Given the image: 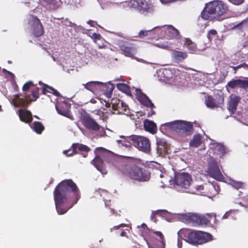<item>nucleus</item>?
<instances>
[{"mask_svg": "<svg viewBox=\"0 0 248 248\" xmlns=\"http://www.w3.org/2000/svg\"><path fill=\"white\" fill-rule=\"evenodd\" d=\"M98 191H99V192H101V193H104V194H106L107 193V191L106 190H102V189H99Z\"/></svg>", "mask_w": 248, "mask_h": 248, "instance_id": "nucleus-61", "label": "nucleus"}, {"mask_svg": "<svg viewBox=\"0 0 248 248\" xmlns=\"http://www.w3.org/2000/svg\"><path fill=\"white\" fill-rule=\"evenodd\" d=\"M224 102V96L222 93L217 94L215 97L207 96L205 98V103L208 108H221Z\"/></svg>", "mask_w": 248, "mask_h": 248, "instance_id": "nucleus-18", "label": "nucleus"}, {"mask_svg": "<svg viewBox=\"0 0 248 248\" xmlns=\"http://www.w3.org/2000/svg\"><path fill=\"white\" fill-rule=\"evenodd\" d=\"M240 98L236 95H232L230 96L229 105L230 108H236Z\"/></svg>", "mask_w": 248, "mask_h": 248, "instance_id": "nucleus-33", "label": "nucleus"}, {"mask_svg": "<svg viewBox=\"0 0 248 248\" xmlns=\"http://www.w3.org/2000/svg\"><path fill=\"white\" fill-rule=\"evenodd\" d=\"M138 161L133 158L124 156L115 160L114 167L125 176L138 182H145L149 180L148 171L140 167Z\"/></svg>", "mask_w": 248, "mask_h": 248, "instance_id": "nucleus-2", "label": "nucleus"}, {"mask_svg": "<svg viewBox=\"0 0 248 248\" xmlns=\"http://www.w3.org/2000/svg\"><path fill=\"white\" fill-rule=\"evenodd\" d=\"M245 85H244V89H246V88H248V80H246L245 79Z\"/></svg>", "mask_w": 248, "mask_h": 248, "instance_id": "nucleus-57", "label": "nucleus"}, {"mask_svg": "<svg viewBox=\"0 0 248 248\" xmlns=\"http://www.w3.org/2000/svg\"><path fill=\"white\" fill-rule=\"evenodd\" d=\"M218 186L217 188L212 184H205L204 185H199L191 186L189 188L188 192L190 193L197 195L207 196L208 197L214 196L218 193Z\"/></svg>", "mask_w": 248, "mask_h": 248, "instance_id": "nucleus-7", "label": "nucleus"}, {"mask_svg": "<svg viewBox=\"0 0 248 248\" xmlns=\"http://www.w3.org/2000/svg\"><path fill=\"white\" fill-rule=\"evenodd\" d=\"M171 57L172 60L176 62H180L187 57L186 53L178 50H173Z\"/></svg>", "mask_w": 248, "mask_h": 248, "instance_id": "nucleus-25", "label": "nucleus"}, {"mask_svg": "<svg viewBox=\"0 0 248 248\" xmlns=\"http://www.w3.org/2000/svg\"><path fill=\"white\" fill-rule=\"evenodd\" d=\"M84 88L93 92L103 90L105 89L107 90V95L110 97L112 92L114 89V86L112 84H105L102 82L99 81H90L86 84H83Z\"/></svg>", "mask_w": 248, "mask_h": 248, "instance_id": "nucleus-9", "label": "nucleus"}, {"mask_svg": "<svg viewBox=\"0 0 248 248\" xmlns=\"http://www.w3.org/2000/svg\"><path fill=\"white\" fill-rule=\"evenodd\" d=\"M168 211L166 210H157L156 211H153L151 216V219L155 222H156L157 219L156 218V216L158 215L163 217H165L168 214Z\"/></svg>", "mask_w": 248, "mask_h": 248, "instance_id": "nucleus-30", "label": "nucleus"}, {"mask_svg": "<svg viewBox=\"0 0 248 248\" xmlns=\"http://www.w3.org/2000/svg\"><path fill=\"white\" fill-rule=\"evenodd\" d=\"M71 148L72 149V152L71 154H68V155H74L79 153L82 154L84 157L87 156L88 153L90 151L88 146L79 143L73 144Z\"/></svg>", "mask_w": 248, "mask_h": 248, "instance_id": "nucleus-21", "label": "nucleus"}, {"mask_svg": "<svg viewBox=\"0 0 248 248\" xmlns=\"http://www.w3.org/2000/svg\"><path fill=\"white\" fill-rule=\"evenodd\" d=\"M110 211H111V212L112 213V214H116V216H120V214H117L116 212H115V210L114 209H112V208H110Z\"/></svg>", "mask_w": 248, "mask_h": 248, "instance_id": "nucleus-55", "label": "nucleus"}, {"mask_svg": "<svg viewBox=\"0 0 248 248\" xmlns=\"http://www.w3.org/2000/svg\"><path fill=\"white\" fill-rule=\"evenodd\" d=\"M178 70L174 69H164L159 72L161 73V75L163 76V80L171 84H177V81L179 78L175 75Z\"/></svg>", "mask_w": 248, "mask_h": 248, "instance_id": "nucleus-17", "label": "nucleus"}, {"mask_svg": "<svg viewBox=\"0 0 248 248\" xmlns=\"http://www.w3.org/2000/svg\"><path fill=\"white\" fill-rule=\"evenodd\" d=\"M213 148L215 150L217 151L220 154H224L225 151V147L222 144L219 143H214Z\"/></svg>", "mask_w": 248, "mask_h": 248, "instance_id": "nucleus-38", "label": "nucleus"}, {"mask_svg": "<svg viewBox=\"0 0 248 248\" xmlns=\"http://www.w3.org/2000/svg\"><path fill=\"white\" fill-rule=\"evenodd\" d=\"M121 49L125 56L132 58L140 62H144L143 60L134 57L137 52V47L134 45L127 42L124 43L121 45Z\"/></svg>", "mask_w": 248, "mask_h": 248, "instance_id": "nucleus-16", "label": "nucleus"}, {"mask_svg": "<svg viewBox=\"0 0 248 248\" xmlns=\"http://www.w3.org/2000/svg\"><path fill=\"white\" fill-rule=\"evenodd\" d=\"M148 240L152 244L156 245L161 248H164L165 246V238L161 232L155 231L153 229L150 231V233L146 235Z\"/></svg>", "mask_w": 248, "mask_h": 248, "instance_id": "nucleus-13", "label": "nucleus"}, {"mask_svg": "<svg viewBox=\"0 0 248 248\" xmlns=\"http://www.w3.org/2000/svg\"><path fill=\"white\" fill-rule=\"evenodd\" d=\"M192 181L191 176L187 172L179 173L175 176L174 182L176 185L186 189L190 186Z\"/></svg>", "mask_w": 248, "mask_h": 248, "instance_id": "nucleus-14", "label": "nucleus"}, {"mask_svg": "<svg viewBox=\"0 0 248 248\" xmlns=\"http://www.w3.org/2000/svg\"><path fill=\"white\" fill-rule=\"evenodd\" d=\"M187 221L192 223L195 226H207L209 225V220L207 215L191 214L186 216Z\"/></svg>", "mask_w": 248, "mask_h": 248, "instance_id": "nucleus-15", "label": "nucleus"}, {"mask_svg": "<svg viewBox=\"0 0 248 248\" xmlns=\"http://www.w3.org/2000/svg\"><path fill=\"white\" fill-rule=\"evenodd\" d=\"M206 215L208 220H209L208 226H214L217 224L218 221L217 219V216L215 213H207Z\"/></svg>", "mask_w": 248, "mask_h": 248, "instance_id": "nucleus-31", "label": "nucleus"}, {"mask_svg": "<svg viewBox=\"0 0 248 248\" xmlns=\"http://www.w3.org/2000/svg\"><path fill=\"white\" fill-rule=\"evenodd\" d=\"M92 162L95 167L98 170L101 171L103 167V161L102 159L99 156H96Z\"/></svg>", "mask_w": 248, "mask_h": 248, "instance_id": "nucleus-35", "label": "nucleus"}, {"mask_svg": "<svg viewBox=\"0 0 248 248\" xmlns=\"http://www.w3.org/2000/svg\"><path fill=\"white\" fill-rule=\"evenodd\" d=\"M140 5V0L137 1L136 0H131L128 2V6L131 8H137L139 10Z\"/></svg>", "mask_w": 248, "mask_h": 248, "instance_id": "nucleus-42", "label": "nucleus"}, {"mask_svg": "<svg viewBox=\"0 0 248 248\" xmlns=\"http://www.w3.org/2000/svg\"><path fill=\"white\" fill-rule=\"evenodd\" d=\"M34 131L38 134H41L45 129L44 126L39 122H34L33 124Z\"/></svg>", "mask_w": 248, "mask_h": 248, "instance_id": "nucleus-34", "label": "nucleus"}, {"mask_svg": "<svg viewBox=\"0 0 248 248\" xmlns=\"http://www.w3.org/2000/svg\"><path fill=\"white\" fill-rule=\"evenodd\" d=\"M167 148L162 143H158L156 147V151L157 154L159 155L165 154L167 152Z\"/></svg>", "mask_w": 248, "mask_h": 248, "instance_id": "nucleus-37", "label": "nucleus"}, {"mask_svg": "<svg viewBox=\"0 0 248 248\" xmlns=\"http://www.w3.org/2000/svg\"><path fill=\"white\" fill-rule=\"evenodd\" d=\"M231 3L234 5H238L243 3L244 0H229Z\"/></svg>", "mask_w": 248, "mask_h": 248, "instance_id": "nucleus-47", "label": "nucleus"}, {"mask_svg": "<svg viewBox=\"0 0 248 248\" xmlns=\"http://www.w3.org/2000/svg\"><path fill=\"white\" fill-rule=\"evenodd\" d=\"M241 67H242V65L240 64V65H238L237 66L232 67V68L235 71L236 69H237L238 68H240Z\"/></svg>", "mask_w": 248, "mask_h": 248, "instance_id": "nucleus-59", "label": "nucleus"}, {"mask_svg": "<svg viewBox=\"0 0 248 248\" xmlns=\"http://www.w3.org/2000/svg\"><path fill=\"white\" fill-rule=\"evenodd\" d=\"M144 128L146 131L155 134L157 131L156 124L153 121L145 120L144 122Z\"/></svg>", "mask_w": 248, "mask_h": 248, "instance_id": "nucleus-27", "label": "nucleus"}, {"mask_svg": "<svg viewBox=\"0 0 248 248\" xmlns=\"http://www.w3.org/2000/svg\"><path fill=\"white\" fill-rule=\"evenodd\" d=\"M232 185L235 188L238 189L243 187V183L240 182L233 181L232 182Z\"/></svg>", "mask_w": 248, "mask_h": 248, "instance_id": "nucleus-44", "label": "nucleus"}, {"mask_svg": "<svg viewBox=\"0 0 248 248\" xmlns=\"http://www.w3.org/2000/svg\"><path fill=\"white\" fill-rule=\"evenodd\" d=\"M234 213V212L232 211L227 212L222 217V219H227L230 217H232V214Z\"/></svg>", "mask_w": 248, "mask_h": 248, "instance_id": "nucleus-46", "label": "nucleus"}, {"mask_svg": "<svg viewBox=\"0 0 248 248\" xmlns=\"http://www.w3.org/2000/svg\"><path fill=\"white\" fill-rule=\"evenodd\" d=\"M40 2L51 9H56L62 5L61 0H40Z\"/></svg>", "mask_w": 248, "mask_h": 248, "instance_id": "nucleus-26", "label": "nucleus"}, {"mask_svg": "<svg viewBox=\"0 0 248 248\" xmlns=\"http://www.w3.org/2000/svg\"><path fill=\"white\" fill-rule=\"evenodd\" d=\"M151 114L148 113V116H150V115H151L155 114V112L153 110V109H151Z\"/></svg>", "mask_w": 248, "mask_h": 248, "instance_id": "nucleus-63", "label": "nucleus"}, {"mask_svg": "<svg viewBox=\"0 0 248 248\" xmlns=\"http://www.w3.org/2000/svg\"><path fill=\"white\" fill-rule=\"evenodd\" d=\"M132 137H133V135L127 137L124 140H119L118 142L120 143H121L123 146H124L125 147L130 146L131 145H133L132 141L130 140V138Z\"/></svg>", "mask_w": 248, "mask_h": 248, "instance_id": "nucleus-40", "label": "nucleus"}, {"mask_svg": "<svg viewBox=\"0 0 248 248\" xmlns=\"http://www.w3.org/2000/svg\"><path fill=\"white\" fill-rule=\"evenodd\" d=\"M58 113L63 116L67 117L71 120H73V116L70 111V109H56Z\"/></svg>", "mask_w": 248, "mask_h": 248, "instance_id": "nucleus-36", "label": "nucleus"}, {"mask_svg": "<svg viewBox=\"0 0 248 248\" xmlns=\"http://www.w3.org/2000/svg\"><path fill=\"white\" fill-rule=\"evenodd\" d=\"M126 225L124 223H121L118 225L115 226L113 228L110 229L111 232H112L113 230H117L120 228L121 227H125Z\"/></svg>", "mask_w": 248, "mask_h": 248, "instance_id": "nucleus-48", "label": "nucleus"}, {"mask_svg": "<svg viewBox=\"0 0 248 248\" xmlns=\"http://www.w3.org/2000/svg\"><path fill=\"white\" fill-rule=\"evenodd\" d=\"M18 114L22 122L29 123L32 120V114L28 109H18Z\"/></svg>", "mask_w": 248, "mask_h": 248, "instance_id": "nucleus-24", "label": "nucleus"}, {"mask_svg": "<svg viewBox=\"0 0 248 248\" xmlns=\"http://www.w3.org/2000/svg\"><path fill=\"white\" fill-rule=\"evenodd\" d=\"M72 152V150H71V149H69V150L63 151V153L64 155H66L67 156H72V155H68V154H71Z\"/></svg>", "mask_w": 248, "mask_h": 248, "instance_id": "nucleus-52", "label": "nucleus"}, {"mask_svg": "<svg viewBox=\"0 0 248 248\" xmlns=\"http://www.w3.org/2000/svg\"><path fill=\"white\" fill-rule=\"evenodd\" d=\"M135 90V94L137 100L144 107L147 108H155L154 104L147 95L138 88H133Z\"/></svg>", "mask_w": 248, "mask_h": 248, "instance_id": "nucleus-20", "label": "nucleus"}, {"mask_svg": "<svg viewBox=\"0 0 248 248\" xmlns=\"http://www.w3.org/2000/svg\"><path fill=\"white\" fill-rule=\"evenodd\" d=\"M79 118L83 125L87 129L94 131H98L100 130V126L99 124L91 117L85 109L80 110Z\"/></svg>", "mask_w": 248, "mask_h": 248, "instance_id": "nucleus-10", "label": "nucleus"}, {"mask_svg": "<svg viewBox=\"0 0 248 248\" xmlns=\"http://www.w3.org/2000/svg\"><path fill=\"white\" fill-rule=\"evenodd\" d=\"M33 85V83L31 81H28L24 85L22 89L25 92L24 98L16 96L14 101V104L15 107H26L30 102L36 100L39 97L38 91L37 90L33 91L31 94L30 95L26 93L29 90L30 88Z\"/></svg>", "mask_w": 248, "mask_h": 248, "instance_id": "nucleus-5", "label": "nucleus"}, {"mask_svg": "<svg viewBox=\"0 0 248 248\" xmlns=\"http://www.w3.org/2000/svg\"><path fill=\"white\" fill-rule=\"evenodd\" d=\"M125 235H126V232H125L124 231H122L120 233V235L121 236H125Z\"/></svg>", "mask_w": 248, "mask_h": 248, "instance_id": "nucleus-62", "label": "nucleus"}, {"mask_svg": "<svg viewBox=\"0 0 248 248\" xmlns=\"http://www.w3.org/2000/svg\"><path fill=\"white\" fill-rule=\"evenodd\" d=\"M163 125L186 136H189L193 132V125L190 122L177 120L165 123Z\"/></svg>", "mask_w": 248, "mask_h": 248, "instance_id": "nucleus-6", "label": "nucleus"}, {"mask_svg": "<svg viewBox=\"0 0 248 248\" xmlns=\"http://www.w3.org/2000/svg\"><path fill=\"white\" fill-rule=\"evenodd\" d=\"M154 45L161 48L166 49L170 47L171 44L169 42L165 41L163 42L155 43Z\"/></svg>", "mask_w": 248, "mask_h": 248, "instance_id": "nucleus-39", "label": "nucleus"}, {"mask_svg": "<svg viewBox=\"0 0 248 248\" xmlns=\"http://www.w3.org/2000/svg\"><path fill=\"white\" fill-rule=\"evenodd\" d=\"M245 79H233L229 81L227 83V86L232 89L237 87L244 88L245 83Z\"/></svg>", "mask_w": 248, "mask_h": 248, "instance_id": "nucleus-28", "label": "nucleus"}, {"mask_svg": "<svg viewBox=\"0 0 248 248\" xmlns=\"http://www.w3.org/2000/svg\"><path fill=\"white\" fill-rule=\"evenodd\" d=\"M210 34L215 35L217 33V31L215 30H212L209 32Z\"/></svg>", "mask_w": 248, "mask_h": 248, "instance_id": "nucleus-60", "label": "nucleus"}, {"mask_svg": "<svg viewBox=\"0 0 248 248\" xmlns=\"http://www.w3.org/2000/svg\"><path fill=\"white\" fill-rule=\"evenodd\" d=\"M177 246L178 248H181L182 247V241L179 239H178Z\"/></svg>", "mask_w": 248, "mask_h": 248, "instance_id": "nucleus-53", "label": "nucleus"}, {"mask_svg": "<svg viewBox=\"0 0 248 248\" xmlns=\"http://www.w3.org/2000/svg\"><path fill=\"white\" fill-rule=\"evenodd\" d=\"M101 35L99 34L93 33L92 34V38L95 40H100L101 39Z\"/></svg>", "mask_w": 248, "mask_h": 248, "instance_id": "nucleus-49", "label": "nucleus"}, {"mask_svg": "<svg viewBox=\"0 0 248 248\" xmlns=\"http://www.w3.org/2000/svg\"><path fill=\"white\" fill-rule=\"evenodd\" d=\"M160 1L163 4H167L170 2H172L171 1H170L169 0H160Z\"/></svg>", "mask_w": 248, "mask_h": 248, "instance_id": "nucleus-54", "label": "nucleus"}, {"mask_svg": "<svg viewBox=\"0 0 248 248\" xmlns=\"http://www.w3.org/2000/svg\"><path fill=\"white\" fill-rule=\"evenodd\" d=\"M228 6L223 1L215 0L206 4L201 14V16L205 20H211L220 16L228 11Z\"/></svg>", "mask_w": 248, "mask_h": 248, "instance_id": "nucleus-4", "label": "nucleus"}, {"mask_svg": "<svg viewBox=\"0 0 248 248\" xmlns=\"http://www.w3.org/2000/svg\"><path fill=\"white\" fill-rule=\"evenodd\" d=\"M185 46L188 50L192 52L194 51L196 48V45L195 44L189 40L186 41Z\"/></svg>", "mask_w": 248, "mask_h": 248, "instance_id": "nucleus-41", "label": "nucleus"}, {"mask_svg": "<svg viewBox=\"0 0 248 248\" xmlns=\"http://www.w3.org/2000/svg\"><path fill=\"white\" fill-rule=\"evenodd\" d=\"M160 30L165 31L170 39L179 38L180 35L178 31L173 26L170 25H165L160 28Z\"/></svg>", "mask_w": 248, "mask_h": 248, "instance_id": "nucleus-23", "label": "nucleus"}, {"mask_svg": "<svg viewBox=\"0 0 248 248\" xmlns=\"http://www.w3.org/2000/svg\"><path fill=\"white\" fill-rule=\"evenodd\" d=\"M39 83L40 84L43 85L42 93L43 94L50 93L58 97L56 99V102H54L56 108H71L70 101L64 99L57 90L46 84H43L41 81Z\"/></svg>", "mask_w": 248, "mask_h": 248, "instance_id": "nucleus-8", "label": "nucleus"}, {"mask_svg": "<svg viewBox=\"0 0 248 248\" xmlns=\"http://www.w3.org/2000/svg\"><path fill=\"white\" fill-rule=\"evenodd\" d=\"M141 229H143V230H147V231H148L149 232H150V231L151 230V229H149L147 225L146 224H145L144 223H142L141 225H140V227Z\"/></svg>", "mask_w": 248, "mask_h": 248, "instance_id": "nucleus-50", "label": "nucleus"}, {"mask_svg": "<svg viewBox=\"0 0 248 248\" xmlns=\"http://www.w3.org/2000/svg\"><path fill=\"white\" fill-rule=\"evenodd\" d=\"M93 112L100 115L101 117H103V112L100 111V109H95Z\"/></svg>", "mask_w": 248, "mask_h": 248, "instance_id": "nucleus-51", "label": "nucleus"}, {"mask_svg": "<svg viewBox=\"0 0 248 248\" xmlns=\"http://www.w3.org/2000/svg\"><path fill=\"white\" fill-rule=\"evenodd\" d=\"M121 105H122V107H127V106L125 105V104H124V103H123V102H122V103H121Z\"/></svg>", "mask_w": 248, "mask_h": 248, "instance_id": "nucleus-64", "label": "nucleus"}, {"mask_svg": "<svg viewBox=\"0 0 248 248\" xmlns=\"http://www.w3.org/2000/svg\"><path fill=\"white\" fill-rule=\"evenodd\" d=\"M202 137L199 134L195 135L189 142V145L192 147H198L201 144Z\"/></svg>", "mask_w": 248, "mask_h": 248, "instance_id": "nucleus-29", "label": "nucleus"}, {"mask_svg": "<svg viewBox=\"0 0 248 248\" xmlns=\"http://www.w3.org/2000/svg\"><path fill=\"white\" fill-rule=\"evenodd\" d=\"M245 85H244V89H246V88H248V80H246L245 79Z\"/></svg>", "mask_w": 248, "mask_h": 248, "instance_id": "nucleus-56", "label": "nucleus"}, {"mask_svg": "<svg viewBox=\"0 0 248 248\" xmlns=\"http://www.w3.org/2000/svg\"><path fill=\"white\" fill-rule=\"evenodd\" d=\"M116 87L118 90L123 93H125L128 95H131V90L130 87L125 83H118L116 85Z\"/></svg>", "mask_w": 248, "mask_h": 248, "instance_id": "nucleus-32", "label": "nucleus"}, {"mask_svg": "<svg viewBox=\"0 0 248 248\" xmlns=\"http://www.w3.org/2000/svg\"><path fill=\"white\" fill-rule=\"evenodd\" d=\"M53 195L56 209L60 215L66 213L80 198L79 190L71 179L60 183L56 186Z\"/></svg>", "mask_w": 248, "mask_h": 248, "instance_id": "nucleus-1", "label": "nucleus"}, {"mask_svg": "<svg viewBox=\"0 0 248 248\" xmlns=\"http://www.w3.org/2000/svg\"><path fill=\"white\" fill-rule=\"evenodd\" d=\"M178 234L180 238L193 245H201L212 240V235L209 233L198 231H190L187 229H181Z\"/></svg>", "mask_w": 248, "mask_h": 248, "instance_id": "nucleus-3", "label": "nucleus"}, {"mask_svg": "<svg viewBox=\"0 0 248 248\" xmlns=\"http://www.w3.org/2000/svg\"><path fill=\"white\" fill-rule=\"evenodd\" d=\"M27 27L35 36H40L43 34V29L39 19L32 15H30L28 17Z\"/></svg>", "mask_w": 248, "mask_h": 248, "instance_id": "nucleus-12", "label": "nucleus"}, {"mask_svg": "<svg viewBox=\"0 0 248 248\" xmlns=\"http://www.w3.org/2000/svg\"><path fill=\"white\" fill-rule=\"evenodd\" d=\"M130 140L132 141L133 145L140 151L146 153L150 151V142L147 138L140 136L133 135V137L130 138Z\"/></svg>", "mask_w": 248, "mask_h": 248, "instance_id": "nucleus-11", "label": "nucleus"}, {"mask_svg": "<svg viewBox=\"0 0 248 248\" xmlns=\"http://www.w3.org/2000/svg\"><path fill=\"white\" fill-rule=\"evenodd\" d=\"M88 23L90 24L91 26H94L96 23L93 21H88Z\"/></svg>", "mask_w": 248, "mask_h": 248, "instance_id": "nucleus-58", "label": "nucleus"}, {"mask_svg": "<svg viewBox=\"0 0 248 248\" xmlns=\"http://www.w3.org/2000/svg\"><path fill=\"white\" fill-rule=\"evenodd\" d=\"M139 11L143 14L151 13L154 11V6L150 1L140 0Z\"/></svg>", "mask_w": 248, "mask_h": 248, "instance_id": "nucleus-22", "label": "nucleus"}, {"mask_svg": "<svg viewBox=\"0 0 248 248\" xmlns=\"http://www.w3.org/2000/svg\"><path fill=\"white\" fill-rule=\"evenodd\" d=\"M207 172L210 177L217 180H221L223 178L218 163L216 161L213 160L209 163Z\"/></svg>", "mask_w": 248, "mask_h": 248, "instance_id": "nucleus-19", "label": "nucleus"}, {"mask_svg": "<svg viewBox=\"0 0 248 248\" xmlns=\"http://www.w3.org/2000/svg\"><path fill=\"white\" fill-rule=\"evenodd\" d=\"M152 30H148V31H144L141 30L139 33V35L140 37L143 38L145 36H147L149 35H150Z\"/></svg>", "mask_w": 248, "mask_h": 248, "instance_id": "nucleus-43", "label": "nucleus"}, {"mask_svg": "<svg viewBox=\"0 0 248 248\" xmlns=\"http://www.w3.org/2000/svg\"><path fill=\"white\" fill-rule=\"evenodd\" d=\"M124 111V113L126 115L130 117V118L132 120L136 119V117H135V115L134 113H132L130 112V109H123Z\"/></svg>", "mask_w": 248, "mask_h": 248, "instance_id": "nucleus-45", "label": "nucleus"}]
</instances>
